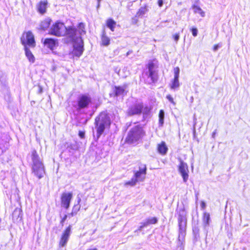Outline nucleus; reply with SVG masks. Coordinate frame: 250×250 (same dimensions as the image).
<instances>
[{
  "instance_id": "36",
  "label": "nucleus",
  "mask_w": 250,
  "mask_h": 250,
  "mask_svg": "<svg viewBox=\"0 0 250 250\" xmlns=\"http://www.w3.org/2000/svg\"><path fill=\"white\" fill-rule=\"evenodd\" d=\"M67 216L68 215H66V214H65L63 217L61 219V221H60V224H61V225L62 226H63L64 225V222L66 220V219H67Z\"/></svg>"
},
{
  "instance_id": "41",
  "label": "nucleus",
  "mask_w": 250,
  "mask_h": 250,
  "mask_svg": "<svg viewBox=\"0 0 250 250\" xmlns=\"http://www.w3.org/2000/svg\"><path fill=\"white\" fill-rule=\"evenodd\" d=\"M201 207L202 209H204L205 208H206V204H205V202L202 201L201 202Z\"/></svg>"
},
{
  "instance_id": "17",
  "label": "nucleus",
  "mask_w": 250,
  "mask_h": 250,
  "mask_svg": "<svg viewBox=\"0 0 250 250\" xmlns=\"http://www.w3.org/2000/svg\"><path fill=\"white\" fill-rule=\"evenodd\" d=\"M157 149L158 153L162 155H166L168 151V148L164 141H162L157 145Z\"/></svg>"
},
{
  "instance_id": "21",
  "label": "nucleus",
  "mask_w": 250,
  "mask_h": 250,
  "mask_svg": "<svg viewBox=\"0 0 250 250\" xmlns=\"http://www.w3.org/2000/svg\"><path fill=\"white\" fill-rule=\"evenodd\" d=\"M148 77L150 78L152 83H155L158 80V75L157 71H148Z\"/></svg>"
},
{
  "instance_id": "6",
  "label": "nucleus",
  "mask_w": 250,
  "mask_h": 250,
  "mask_svg": "<svg viewBox=\"0 0 250 250\" xmlns=\"http://www.w3.org/2000/svg\"><path fill=\"white\" fill-rule=\"evenodd\" d=\"M73 42V56L79 57L82 55L84 50L83 41L82 37L79 36L76 38Z\"/></svg>"
},
{
  "instance_id": "25",
  "label": "nucleus",
  "mask_w": 250,
  "mask_h": 250,
  "mask_svg": "<svg viewBox=\"0 0 250 250\" xmlns=\"http://www.w3.org/2000/svg\"><path fill=\"white\" fill-rule=\"evenodd\" d=\"M192 8L193 9L195 13H199L202 17H205V12L199 6L194 4L192 6Z\"/></svg>"
},
{
  "instance_id": "7",
  "label": "nucleus",
  "mask_w": 250,
  "mask_h": 250,
  "mask_svg": "<svg viewBox=\"0 0 250 250\" xmlns=\"http://www.w3.org/2000/svg\"><path fill=\"white\" fill-rule=\"evenodd\" d=\"M65 26L63 23L57 21L53 23L50 29L49 34L58 37L63 36Z\"/></svg>"
},
{
  "instance_id": "33",
  "label": "nucleus",
  "mask_w": 250,
  "mask_h": 250,
  "mask_svg": "<svg viewBox=\"0 0 250 250\" xmlns=\"http://www.w3.org/2000/svg\"><path fill=\"white\" fill-rule=\"evenodd\" d=\"M180 73V69L178 67H176L174 68V78H179Z\"/></svg>"
},
{
  "instance_id": "13",
  "label": "nucleus",
  "mask_w": 250,
  "mask_h": 250,
  "mask_svg": "<svg viewBox=\"0 0 250 250\" xmlns=\"http://www.w3.org/2000/svg\"><path fill=\"white\" fill-rule=\"evenodd\" d=\"M143 104L142 103L136 104L131 106L127 111V114L129 116L140 114L143 110Z\"/></svg>"
},
{
  "instance_id": "44",
  "label": "nucleus",
  "mask_w": 250,
  "mask_h": 250,
  "mask_svg": "<svg viewBox=\"0 0 250 250\" xmlns=\"http://www.w3.org/2000/svg\"><path fill=\"white\" fill-rule=\"evenodd\" d=\"M101 0H97L98 5L99 6Z\"/></svg>"
},
{
  "instance_id": "8",
  "label": "nucleus",
  "mask_w": 250,
  "mask_h": 250,
  "mask_svg": "<svg viewBox=\"0 0 250 250\" xmlns=\"http://www.w3.org/2000/svg\"><path fill=\"white\" fill-rule=\"evenodd\" d=\"M71 228L72 226L70 225L63 230L61 234L59 243L60 247H63L66 245L71 234Z\"/></svg>"
},
{
  "instance_id": "29",
  "label": "nucleus",
  "mask_w": 250,
  "mask_h": 250,
  "mask_svg": "<svg viewBox=\"0 0 250 250\" xmlns=\"http://www.w3.org/2000/svg\"><path fill=\"white\" fill-rule=\"evenodd\" d=\"M179 78H174L170 84V87L172 89H174L179 86Z\"/></svg>"
},
{
  "instance_id": "11",
  "label": "nucleus",
  "mask_w": 250,
  "mask_h": 250,
  "mask_svg": "<svg viewBox=\"0 0 250 250\" xmlns=\"http://www.w3.org/2000/svg\"><path fill=\"white\" fill-rule=\"evenodd\" d=\"M127 84L123 85L114 86L113 88V95L114 97H124L127 94Z\"/></svg>"
},
{
  "instance_id": "32",
  "label": "nucleus",
  "mask_w": 250,
  "mask_h": 250,
  "mask_svg": "<svg viewBox=\"0 0 250 250\" xmlns=\"http://www.w3.org/2000/svg\"><path fill=\"white\" fill-rule=\"evenodd\" d=\"M138 181L134 178H132L130 181H127L125 183V186H134L136 185Z\"/></svg>"
},
{
  "instance_id": "43",
  "label": "nucleus",
  "mask_w": 250,
  "mask_h": 250,
  "mask_svg": "<svg viewBox=\"0 0 250 250\" xmlns=\"http://www.w3.org/2000/svg\"><path fill=\"white\" fill-rule=\"evenodd\" d=\"M87 250H97V249L96 248H93V249H88Z\"/></svg>"
},
{
  "instance_id": "1",
  "label": "nucleus",
  "mask_w": 250,
  "mask_h": 250,
  "mask_svg": "<svg viewBox=\"0 0 250 250\" xmlns=\"http://www.w3.org/2000/svg\"><path fill=\"white\" fill-rule=\"evenodd\" d=\"M94 124L97 131V138L98 139L106 128H110L111 121L108 114L102 111L95 118Z\"/></svg>"
},
{
  "instance_id": "2",
  "label": "nucleus",
  "mask_w": 250,
  "mask_h": 250,
  "mask_svg": "<svg viewBox=\"0 0 250 250\" xmlns=\"http://www.w3.org/2000/svg\"><path fill=\"white\" fill-rule=\"evenodd\" d=\"M31 158L33 162L32 172L38 179H41L45 174V169L43 164L36 150H33L32 151Z\"/></svg>"
},
{
  "instance_id": "38",
  "label": "nucleus",
  "mask_w": 250,
  "mask_h": 250,
  "mask_svg": "<svg viewBox=\"0 0 250 250\" xmlns=\"http://www.w3.org/2000/svg\"><path fill=\"white\" fill-rule=\"evenodd\" d=\"M79 136L82 139H83L85 137V132L84 131H80L79 132Z\"/></svg>"
},
{
  "instance_id": "27",
  "label": "nucleus",
  "mask_w": 250,
  "mask_h": 250,
  "mask_svg": "<svg viewBox=\"0 0 250 250\" xmlns=\"http://www.w3.org/2000/svg\"><path fill=\"white\" fill-rule=\"evenodd\" d=\"M148 9L147 8V6L145 5L144 6L141 7L136 13V16L137 17H142L143 16L147 11Z\"/></svg>"
},
{
  "instance_id": "5",
  "label": "nucleus",
  "mask_w": 250,
  "mask_h": 250,
  "mask_svg": "<svg viewBox=\"0 0 250 250\" xmlns=\"http://www.w3.org/2000/svg\"><path fill=\"white\" fill-rule=\"evenodd\" d=\"M92 103V99L87 94L80 95L77 100V110L87 108Z\"/></svg>"
},
{
  "instance_id": "12",
  "label": "nucleus",
  "mask_w": 250,
  "mask_h": 250,
  "mask_svg": "<svg viewBox=\"0 0 250 250\" xmlns=\"http://www.w3.org/2000/svg\"><path fill=\"white\" fill-rule=\"evenodd\" d=\"M178 170L180 173L183 181L187 182L188 178V169L187 164L184 163L183 161L181 160L180 164L178 167Z\"/></svg>"
},
{
  "instance_id": "18",
  "label": "nucleus",
  "mask_w": 250,
  "mask_h": 250,
  "mask_svg": "<svg viewBox=\"0 0 250 250\" xmlns=\"http://www.w3.org/2000/svg\"><path fill=\"white\" fill-rule=\"evenodd\" d=\"M47 1H41L37 5V11L41 14H44L46 11Z\"/></svg>"
},
{
  "instance_id": "37",
  "label": "nucleus",
  "mask_w": 250,
  "mask_h": 250,
  "mask_svg": "<svg viewBox=\"0 0 250 250\" xmlns=\"http://www.w3.org/2000/svg\"><path fill=\"white\" fill-rule=\"evenodd\" d=\"M166 98H167V99H168V100L173 105H175V103L174 102V100H173V99L172 98V97L170 95H167L166 97Z\"/></svg>"
},
{
  "instance_id": "40",
  "label": "nucleus",
  "mask_w": 250,
  "mask_h": 250,
  "mask_svg": "<svg viewBox=\"0 0 250 250\" xmlns=\"http://www.w3.org/2000/svg\"><path fill=\"white\" fill-rule=\"evenodd\" d=\"M219 47H220V45L218 44H214L213 46V51H216Z\"/></svg>"
},
{
  "instance_id": "35",
  "label": "nucleus",
  "mask_w": 250,
  "mask_h": 250,
  "mask_svg": "<svg viewBox=\"0 0 250 250\" xmlns=\"http://www.w3.org/2000/svg\"><path fill=\"white\" fill-rule=\"evenodd\" d=\"M147 226H148V223H147L146 221L144 222H142V223H141V226L138 229V230H141L143 228H144Z\"/></svg>"
},
{
  "instance_id": "39",
  "label": "nucleus",
  "mask_w": 250,
  "mask_h": 250,
  "mask_svg": "<svg viewBox=\"0 0 250 250\" xmlns=\"http://www.w3.org/2000/svg\"><path fill=\"white\" fill-rule=\"evenodd\" d=\"M173 38L174 40L177 42L179 39V35L178 33H176L173 35Z\"/></svg>"
},
{
  "instance_id": "26",
  "label": "nucleus",
  "mask_w": 250,
  "mask_h": 250,
  "mask_svg": "<svg viewBox=\"0 0 250 250\" xmlns=\"http://www.w3.org/2000/svg\"><path fill=\"white\" fill-rule=\"evenodd\" d=\"M51 20L50 19H45L42 21L41 23V28L43 30H45L50 25Z\"/></svg>"
},
{
  "instance_id": "3",
  "label": "nucleus",
  "mask_w": 250,
  "mask_h": 250,
  "mask_svg": "<svg viewBox=\"0 0 250 250\" xmlns=\"http://www.w3.org/2000/svg\"><path fill=\"white\" fill-rule=\"evenodd\" d=\"M145 135V131L143 127L139 125H135L127 133L125 142L129 145L136 143L142 140Z\"/></svg>"
},
{
  "instance_id": "19",
  "label": "nucleus",
  "mask_w": 250,
  "mask_h": 250,
  "mask_svg": "<svg viewBox=\"0 0 250 250\" xmlns=\"http://www.w3.org/2000/svg\"><path fill=\"white\" fill-rule=\"evenodd\" d=\"M110 42L109 38L107 36L106 32L104 30L102 31L101 34V45L102 46H108Z\"/></svg>"
},
{
  "instance_id": "10",
  "label": "nucleus",
  "mask_w": 250,
  "mask_h": 250,
  "mask_svg": "<svg viewBox=\"0 0 250 250\" xmlns=\"http://www.w3.org/2000/svg\"><path fill=\"white\" fill-rule=\"evenodd\" d=\"M146 166L144 164H140L139 170L135 172L134 177L137 181H143L144 180L146 174Z\"/></svg>"
},
{
  "instance_id": "22",
  "label": "nucleus",
  "mask_w": 250,
  "mask_h": 250,
  "mask_svg": "<svg viewBox=\"0 0 250 250\" xmlns=\"http://www.w3.org/2000/svg\"><path fill=\"white\" fill-rule=\"evenodd\" d=\"M155 62H156L155 59L150 60L146 64V68L148 69V71H156L155 68L157 67V65Z\"/></svg>"
},
{
  "instance_id": "45",
  "label": "nucleus",
  "mask_w": 250,
  "mask_h": 250,
  "mask_svg": "<svg viewBox=\"0 0 250 250\" xmlns=\"http://www.w3.org/2000/svg\"><path fill=\"white\" fill-rule=\"evenodd\" d=\"M68 147H70V148H71V149L72 148V146H71V145H70V146H68Z\"/></svg>"
},
{
  "instance_id": "24",
  "label": "nucleus",
  "mask_w": 250,
  "mask_h": 250,
  "mask_svg": "<svg viewBox=\"0 0 250 250\" xmlns=\"http://www.w3.org/2000/svg\"><path fill=\"white\" fill-rule=\"evenodd\" d=\"M24 50L25 52V55L27 57L29 61L32 62H34L35 58L34 55L32 54L31 51L29 49L28 47L24 48Z\"/></svg>"
},
{
  "instance_id": "15",
  "label": "nucleus",
  "mask_w": 250,
  "mask_h": 250,
  "mask_svg": "<svg viewBox=\"0 0 250 250\" xmlns=\"http://www.w3.org/2000/svg\"><path fill=\"white\" fill-rule=\"evenodd\" d=\"M178 222L180 232L185 233L187 226V218L185 213H182L178 214Z\"/></svg>"
},
{
  "instance_id": "16",
  "label": "nucleus",
  "mask_w": 250,
  "mask_h": 250,
  "mask_svg": "<svg viewBox=\"0 0 250 250\" xmlns=\"http://www.w3.org/2000/svg\"><path fill=\"white\" fill-rule=\"evenodd\" d=\"M64 32V34L71 38L73 41L76 40L75 39L76 36L79 35L77 29L72 26L65 27Z\"/></svg>"
},
{
  "instance_id": "28",
  "label": "nucleus",
  "mask_w": 250,
  "mask_h": 250,
  "mask_svg": "<svg viewBox=\"0 0 250 250\" xmlns=\"http://www.w3.org/2000/svg\"><path fill=\"white\" fill-rule=\"evenodd\" d=\"M78 33L79 35H81L83 34H85L86 31L85 30V25L83 22H80L78 24Z\"/></svg>"
},
{
  "instance_id": "14",
  "label": "nucleus",
  "mask_w": 250,
  "mask_h": 250,
  "mask_svg": "<svg viewBox=\"0 0 250 250\" xmlns=\"http://www.w3.org/2000/svg\"><path fill=\"white\" fill-rule=\"evenodd\" d=\"M42 43L44 46L52 51L58 46L59 44L58 40L51 38H45Z\"/></svg>"
},
{
  "instance_id": "31",
  "label": "nucleus",
  "mask_w": 250,
  "mask_h": 250,
  "mask_svg": "<svg viewBox=\"0 0 250 250\" xmlns=\"http://www.w3.org/2000/svg\"><path fill=\"white\" fill-rule=\"evenodd\" d=\"M147 223H148V225L151 224H155L157 223L158 220L156 217H153L152 218H148L146 220Z\"/></svg>"
},
{
  "instance_id": "4",
  "label": "nucleus",
  "mask_w": 250,
  "mask_h": 250,
  "mask_svg": "<svg viewBox=\"0 0 250 250\" xmlns=\"http://www.w3.org/2000/svg\"><path fill=\"white\" fill-rule=\"evenodd\" d=\"M21 42L24 48H34L36 46V42L34 36L32 33L30 31L25 32L22 34L21 38Z\"/></svg>"
},
{
  "instance_id": "30",
  "label": "nucleus",
  "mask_w": 250,
  "mask_h": 250,
  "mask_svg": "<svg viewBox=\"0 0 250 250\" xmlns=\"http://www.w3.org/2000/svg\"><path fill=\"white\" fill-rule=\"evenodd\" d=\"M164 122V112L161 109L159 113V124L160 126H162Z\"/></svg>"
},
{
  "instance_id": "20",
  "label": "nucleus",
  "mask_w": 250,
  "mask_h": 250,
  "mask_svg": "<svg viewBox=\"0 0 250 250\" xmlns=\"http://www.w3.org/2000/svg\"><path fill=\"white\" fill-rule=\"evenodd\" d=\"M106 26L112 31H115L116 22L112 18H108L105 21Z\"/></svg>"
},
{
  "instance_id": "23",
  "label": "nucleus",
  "mask_w": 250,
  "mask_h": 250,
  "mask_svg": "<svg viewBox=\"0 0 250 250\" xmlns=\"http://www.w3.org/2000/svg\"><path fill=\"white\" fill-rule=\"evenodd\" d=\"M202 220L205 226L208 225L210 220L209 213L207 212H204L203 214Z\"/></svg>"
},
{
  "instance_id": "42",
  "label": "nucleus",
  "mask_w": 250,
  "mask_h": 250,
  "mask_svg": "<svg viewBox=\"0 0 250 250\" xmlns=\"http://www.w3.org/2000/svg\"><path fill=\"white\" fill-rule=\"evenodd\" d=\"M158 4L159 7H162L163 4V0H158Z\"/></svg>"
},
{
  "instance_id": "34",
  "label": "nucleus",
  "mask_w": 250,
  "mask_h": 250,
  "mask_svg": "<svg viewBox=\"0 0 250 250\" xmlns=\"http://www.w3.org/2000/svg\"><path fill=\"white\" fill-rule=\"evenodd\" d=\"M190 30L193 36H194V37L197 36V33H198V30L196 27H192L191 28H190Z\"/></svg>"
},
{
  "instance_id": "9",
  "label": "nucleus",
  "mask_w": 250,
  "mask_h": 250,
  "mask_svg": "<svg viewBox=\"0 0 250 250\" xmlns=\"http://www.w3.org/2000/svg\"><path fill=\"white\" fill-rule=\"evenodd\" d=\"M73 197L72 192H63L61 196V204L62 207L68 209Z\"/></svg>"
}]
</instances>
